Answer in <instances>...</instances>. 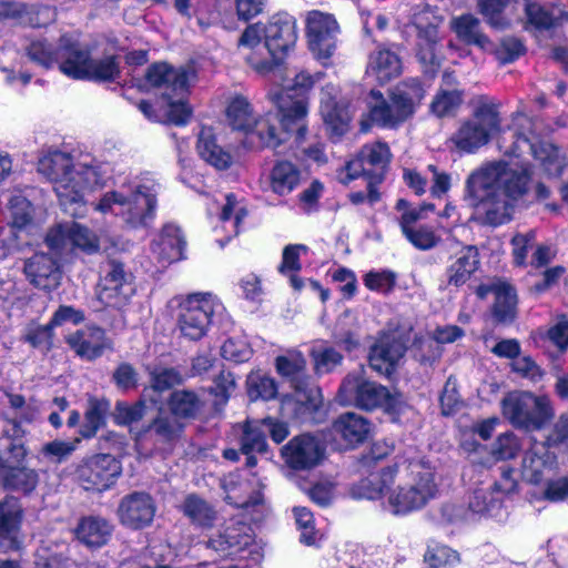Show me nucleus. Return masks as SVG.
<instances>
[{
  "label": "nucleus",
  "instance_id": "2",
  "mask_svg": "<svg viewBox=\"0 0 568 568\" xmlns=\"http://www.w3.org/2000/svg\"><path fill=\"white\" fill-rule=\"evenodd\" d=\"M38 171L52 184L62 210L72 217L87 212L84 195L102 185L110 175V166L95 160L74 161L67 152L49 151L38 162Z\"/></svg>",
  "mask_w": 568,
  "mask_h": 568
},
{
  "label": "nucleus",
  "instance_id": "25",
  "mask_svg": "<svg viewBox=\"0 0 568 568\" xmlns=\"http://www.w3.org/2000/svg\"><path fill=\"white\" fill-rule=\"evenodd\" d=\"M90 52L69 36H62L57 48L60 71L73 79H84L88 73Z\"/></svg>",
  "mask_w": 568,
  "mask_h": 568
},
{
  "label": "nucleus",
  "instance_id": "42",
  "mask_svg": "<svg viewBox=\"0 0 568 568\" xmlns=\"http://www.w3.org/2000/svg\"><path fill=\"white\" fill-rule=\"evenodd\" d=\"M322 77L323 73L321 72L311 74L307 71H300L295 74L292 84L278 91L272 92L270 95H283L288 105L302 99L307 104L305 94L315 85V83L320 82Z\"/></svg>",
  "mask_w": 568,
  "mask_h": 568
},
{
  "label": "nucleus",
  "instance_id": "18",
  "mask_svg": "<svg viewBox=\"0 0 568 568\" xmlns=\"http://www.w3.org/2000/svg\"><path fill=\"white\" fill-rule=\"evenodd\" d=\"M133 292L131 274L124 270V265L115 260L109 261L102 268L98 285L99 301L105 306L119 308L128 303Z\"/></svg>",
  "mask_w": 568,
  "mask_h": 568
},
{
  "label": "nucleus",
  "instance_id": "7",
  "mask_svg": "<svg viewBox=\"0 0 568 568\" xmlns=\"http://www.w3.org/2000/svg\"><path fill=\"white\" fill-rule=\"evenodd\" d=\"M499 104L488 97H480L470 118L463 121L452 135V142L462 152L475 153L500 131Z\"/></svg>",
  "mask_w": 568,
  "mask_h": 568
},
{
  "label": "nucleus",
  "instance_id": "49",
  "mask_svg": "<svg viewBox=\"0 0 568 568\" xmlns=\"http://www.w3.org/2000/svg\"><path fill=\"white\" fill-rule=\"evenodd\" d=\"M418 32H417V57L419 61L425 65H436L437 57L435 53V47L438 41V30L435 24H427L425 27H422L419 24L416 26Z\"/></svg>",
  "mask_w": 568,
  "mask_h": 568
},
{
  "label": "nucleus",
  "instance_id": "15",
  "mask_svg": "<svg viewBox=\"0 0 568 568\" xmlns=\"http://www.w3.org/2000/svg\"><path fill=\"white\" fill-rule=\"evenodd\" d=\"M145 79L151 87L161 91L162 99H171L175 94H189L197 80V72L193 64L173 68L158 62L148 68Z\"/></svg>",
  "mask_w": 568,
  "mask_h": 568
},
{
  "label": "nucleus",
  "instance_id": "46",
  "mask_svg": "<svg viewBox=\"0 0 568 568\" xmlns=\"http://www.w3.org/2000/svg\"><path fill=\"white\" fill-rule=\"evenodd\" d=\"M20 524V510L12 500L0 503V545L12 547Z\"/></svg>",
  "mask_w": 568,
  "mask_h": 568
},
{
  "label": "nucleus",
  "instance_id": "62",
  "mask_svg": "<svg viewBox=\"0 0 568 568\" xmlns=\"http://www.w3.org/2000/svg\"><path fill=\"white\" fill-rule=\"evenodd\" d=\"M520 449V443L517 436L507 432L497 437L493 443L490 454L496 459L505 460L514 458Z\"/></svg>",
  "mask_w": 568,
  "mask_h": 568
},
{
  "label": "nucleus",
  "instance_id": "21",
  "mask_svg": "<svg viewBox=\"0 0 568 568\" xmlns=\"http://www.w3.org/2000/svg\"><path fill=\"white\" fill-rule=\"evenodd\" d=\"M52 251L36 253L24 262V274L30 283L45 291H51L60 284V258Z\"/></svg>",
  "mask_w": 568,
  "mask_h": 568
},
{
  "label": "nucleus",
  "instance_id": "37",
  "mask_svg": "<svg viewBox=\"0 0 568 568\" xmlns=\"http://www.w3.org/2000/svg\"><path fill=\"white\" fill-rule=\"evenodd\" d=\"M70 567L69 547L65 542H42L34 554V568Z\"/></svg>",
  "mask_w": 568,
  "mask_h": 568
},
{
  "label": "nucleus",
  "instance_id": "5",
  "mask_svg": "<svg viewBox=\"0 0 568 568\" xmlns=\"http://www.w3.org/2000/svg\"><path fill=\"white\" fill-rule=\"evenodd\" d=\"M159 191L160 184L155 180L142 178L128 186L106 192L94 209L121 217L128 227H146L155 217Z\"/></svg>",
  "mask_w": 568,
  "mask_h": 568
},
{
  "label": "nucleus",
  "instance_id": "47",
  "mask_svg": "<svg viewBox=\"0 0 568 568\" xmlns=\"http://www.w3.org/2000/svg\"><path fill=\"white\" fill-rule=\"evenodd\" d=\"M203 406V400L193 390H175L171 394L169 407L175 417L193 418Z\"/></svg>",
  "mask_w": 568,
  "mask_h": 568
},
{
  "label": "nucleus",
  "instance_id": "39",
  "mask_svg": "<svg viewBox=\"0 0 568 568\" xmlns=\"http://www.w3.org/2000/svg\"><path fill=\"white\" fill-rule=\"evenodd\" d=\"M452 26L458 39L466 44L487 49L490 43L489 39L480 31L479 20L471 14H464L455 18Z\"/></svg>",
  "mask_w": 568,
  "mask_h": 568
},
{
  "label": "nucleus",
  "instance_id": "52",
  "mask_svg": "<svg viewBox=\"0 0 568 568\" xmlns=\"http://www.w3.org/2000/svg\"><path fill=\"white\" fill-rule=\"evenodd\" d=\"M321 115L325 124L337 135H342L346 130L349 122V113L347 109L338 102L332 103L325 101L320 106Z\"/></svg>",
  "mask_w": 568,
  "mask_h": 568
},
{
  "label": "nucleus",
  "instance_id": "30",
  "mask_svg": "<svg viewBox=\"0 0 568 568\" xmlns=\"http://www.w3.org/2000/svg\"><path fill=\"white\" fill-rule=\"evenodd\" d=\"M402 71V60L395 50L377 47L369 54L366 72L379 83L383 84L399 77Z\"/></svg>",
  "mask_w": 568,
  "mask_h": 568
},
{
  "label": "nucleus",
  "instance_id": "57",
  "mask_svg": "<svg viewBox=\"0 0 568 568\" xmlns=\"http://www.w3.org/2000/svg\"><path fill=\"white\" fill-rule=\"evenodd\" d=\"M149 430L152 432L159 440L170 443L179 438L182 432V424L178 422L174 415H160L151 423Z\"/></svg>",
  "mask_w": 568,
  "mask_h": 568
},
{
  "label": "nucleus",
  "instance_id": "13",
  "mask_svg": "<svg viewBox=\"0 0 568 568\" xmlns=\"http://www.w3.org/2000/svg\"><path fill=\"white\" fill-rule=\"evenodd\" d=\"M207 547L221 558L251 560L255 565L262 559L261 548L254 542L250 528L244 524L226 527L223 532L210 538Z\"/></svg>",
  "mask_w": 568,
  "mask_h": 568
},
{
  "label": "nucleus",
  "instance_id": "44",
  "mask_svg": "<svg viewBox=\"0 0 568 568\" xmlns=\"http://www.w3.org/2000/svg\"><path fill=\"white\" fill-rule=\"evenodd\" d=\"M226 118L233 130L242 131L246 136L253 126L254 120H256L250 102L241 95L235 97L230 102L226 109Z\"/></svg>",
  "mask_w": 568,
  "mask_h": 568
},
{
  "label": "nucleus",
  "instance_id": "61",
  "mask_svg": "<svg viewBox=\"0 0 568 568\" xmlns=\"http://www.w3.org/2000/svg\"><path fill=\"white\" fill-rule=\"evenodd\" d=\"M312 357L314 359L315 369L320 374L332 372L343 361L341 353L331 346L314 348L312 351Z\"/></svg>",
  "mask_w": 568,
  "mask_h": 568
},
{
  "label": "nucleus",
  "instance_id": "29",
  "mask_svg": "<svg viewBox=\"0 0 568 568\" xmlns=\"http://www.w3.org/2000/svg\"><path fill=\"white\" fill-rule=\"evenodd\" d=\"M6 18L19 19L32 27H42L54 19V11L48 6L0 0V19Z\"/></svg>",
  "mask_w": 568,
  "mask_h": 568
},
{
  "label": "nucleus",
  "instance_id": "64",
  "mask_svg": "<svg viewBox=\"0 0 568 568\" xmlns=\"http://www.w3.org/2000/svg\"><path fill=\"white\" fill-rule=\"evenodd\" d=\"M9 210L12 217V224L16 227H24L32 220V205L29 200L21 195H12L9 200Z\"/></svg>",
  "mask_w": 568,
  "mask_h": 568
},
{
  "label": "nucleus",
  "instance_id": "3",
  "mask_svg": "<svg viewBox=\"0 0 568 568\" xmlns=\"http://www.w3.org/2000/svg\"><path fill=\"white\" fill-rule=\"evenodd\" d=\"M296 41L295 18L287 12H277L265 22L247 26L239 39V45L252 50L246 57L251 68L260 74H267L285 60Z\"/></svg>",
  "mask_w": 568,
  "mask_h": 568
},
{
  "label": "nucleus",
  "instance_id": "17",
  "mask_svg": "<svg viewBox=\"0 0 568 568\" xmlns=\"http://www.w3.org/2000/svg\"><path fill=\"white\" fill-rule=\"evenodd\" d=\"M339 27L333 14L317 10L306 18L308 47L315 58L326 64L336 50Z\"/></svg>",
  "mask_w": 568,
  "mask_h": 568
},
{
  "label": "nucleus",
  "instance_id": "51",
  "mask_svg": "<svg viewBox=\"0 0 568 568\" xmlns=\"http://www.w3.org/2000/svg\"><path fill=\"white\" fill-rule=\"evenodd\" d=\"M463 95L462 90L442 88L433 99L430 109L439 118L453 115L460 106Z\"/></svg>",
  "mask_w": 568,
  "mask_h": 568
},
{
  "label": "nucleus",
  "instance_id": "45",
  "mask_svg": "<svg viewBox=\"0 0 568 568\" xmlns=\"http://www.w3.org/2000/svg\"><path fill=\"white\" fill-rule=\"evenodd\" d=\"M493 314L498 322L508 323L515 318L517 296L511 285L497 281Z\"/></svg>",
  "mask_w": 568,
  "mask_h": 568
},
{
  "label": "nucleus",
  "instance_id": "59",
  "mask_svg": "<svg viewBox=\"0 0 568 568\" xmlns=\"http://www.w3.org/2000/svg\"><path fill=\"white\" fill-rule=\"evenodd\" d=\"M248 396L251 399L270 400L276 396L277 387L273 378L253 374L247 378Z\"/></svg>",
  "mask_w": 568,
  "mask_h": 568
},
{
  "label": "nucleus",
  "instance_id": "50",
  "mask_svg": "<svg viewBox=\"0 0 568 568\" xmlns=\"http://www.w3.org/2000/svg\"><path fill=\"white\" fill-rule=\"evenodd\" d=\"M6 487L22 491L32 490L38 481V475L32 470L23 466H12L7 471L0 473Z\"/></svg>",
  "mask_w": 568,
  "mask_h": 568
},
{
  "label": "nucleus",
  "instance_id": "11",
  "mask_svg": "<svg viewBox=\"0 0 568 568\" xmlns=\"http://www.w3.org/2000/svg\"><path fill=\"white\" fill-rule=\"evenodd\" d=\"M338 398L343 405H353L364 410L379 407L393 409L398 403L387 387L366 379L363 369L346 375L339 386Z\"/></svg>",
  "mask_w": 568,
  "mask_h": 568
},
{
  "label": "nucleus",
  "instance_id": "4",
  "mask_svg": "<svg viewBox=\"0 0 568 568\" xmlns=\"http://www.w3.org/2000/svg\"><path fill=\"white\" fill-rule=\"evenodd\" d=\"M277 112L268 111L254 120L246 142L253 149H276L294 133L296 143L304 141L307 133L305 125L306 103L297 100L288 105L283 95H270Z\"/></svg>",
  "mask_w": 568,
  "mask_h": 568
},
{
  "label": "nucleus",
  "instance_id": "12",
  "mask_svg": "<svg viewBox=\"0 0 568 568\" xmlns=\"http://www.w3.org/2000/svg\"><path fill=\"white\" fill-rule=\"evenodd\" d=\"M392 153L384 142H373L363 145L357 156L348 161L337 173L341 183L347 185L364 175L376 182L385 179Z\"/></svg>",
  "mask_w": 568,
  "mask_h": 568
},
{
  "label": "nucleus",
  "instance_id": "38",
  "mask_svg": "<svg viewBox=\"0 0 568 568\" xmlns=\"http://www.w3.org/2000/svg\"><path fill=\"white\" fill-rule=\"evenodd\" d=\"M242 433L240 436L241 453L244 455L250 454H266L267 442L266 433L261 420H247L242 425Z\"/></svg>",
  "mask_w": 568,
  "mask_h": 568
},
{
  "label": "nucleus",
  "instance_id": "19",
  "mask_svg": "<svg viewBox=\"0 0 568 568\" xmlns=\"http://www.w3.org/2000/svg\"><path fill=\"white\" fill-rule=\"evenodd\" d=\"M396 210L402 212L399 226L409 243L424 251L436 246L439 239L434 230L430 226L417 225V222L425 217L426 211L434 210L433 204L410 206L406 200L399 199L396 203Z\"/></svg>",
  "mask_w": 568,
  "mask_h": 568
},
{
  "label": "nucleus",
  "instance_id": "55",
  "mask_svg": "<svg viewBox=\"0 0 568 568\" xmlns=\"http://www.w3.org/2000/svg\"><path fill=\"white\" fill-rule=\"evenodd\" d=\"M364 285L378 294H390L397 282V274L390 270H372L363 277Z\"/></svg>",
  "mask_w": 568,
  "mask_h": 568
},
{
  "label": "nucleus",
  "instance_id": "34",
  "mask_svg": "<svg viewBox=\"0 0 568 568\" xmlns=\"http://www.w3.org/2000/svg\"><path fill=\"white\" fill-rule=\"evenodd\" d=\"M397 467L388 466L383 468L379 473L372 474L369 477L362 479L356 486L354 494L359 498L379 499L385 497L392 486L395 484V476Z\"/></svg>",
  "mask_w": 568,
  "mask_h": 568
},
{
  "label": "nucleus",
  "instance_id": "27",
  "mask_svg": "<svg viewBox=\"0 0 568 568\" xmlns=\"http://www.w3.org/2000/svg\"><path fill=\"white\" fill-rule=\"evenodd\" d=\"M306 361L300 353H291L288 355L278 356L276 358L277 372L285 377L291 378V381L295 384L294 387L298 396L297 400L303 402V398H305L307 407L315 408L317 406V389H307L302 381Z\"/></svg>",
  "mask_w": 568,
  "mask_h": 568
},
{
  "label": "nucleus",
  "instance_id": "23",
  "mask_svg": "<svg viewBox=\"0 0 568 568\" xmlns=\"http://www.w3.org/2000/svg\"><path fill=\"white\" fill-rule=\"evenodd\" d=\"M156 506L146 493H132L124 496L118 507L120 523L131 529L149 526L155 516Z\"/></svg>",
  "mask_w": 568,
  "mask_h": 568
},
{
  "label": "nucleus",
  "instance_id": "63",
  "mask_svg": "<svg viewBox=\"0 0 568 568\" xmlns=\"http://www.w3.org/2000/svg\"><path fill=\"white\" fill-rule=\"evenodd\" d=\"M145 403L144 400H138L133 405L125 402H118L114 409V420L119 425H131L139 422L145 415Z\"/></svg>",
  "mask_w": 568,
  "mask_h": 568
},
{
  "label": "nucleus",
  "instance_id": "36",
  "mask_svg": "<svg viewBox=\"0 0 568 568\" xmlns=\"http://www.w3.org/2000/svg\"><path fill=\"white\" fill-rule=\"evenodd\" d=\"M78 539L88 547L99 548L106 544L112 534V525L99 516L83 517L75 529Z\"/></svg>",
  "mask_w": 568,
  "mask_h": 568
},
{
  "label": "nucleus",
  "instance_id": "58",
  "mask_svg": "<svg viewBox=\"0 0 568 568\" xmlns=\"http://www.w3.org/2000/svg\"><path fill=\"white\" fill-rule=\"evenodd\" d=\"M187 94H175L174 98L163 99L165 101L164 115L168 122L175 125H184L192 115V109L186 102Z\"/></svg>",
  "mask_w": 568,
  "mask_h": 568
},
{
  "label": "nucleus",
  "instance_id": "33",
  "mask_svg": "<svg viewBox=\"0 0 568 568\" xmlns=\"http://www.w3.org/2000/svg\"><path fill=\"white\" fill-rule=\"evenodd\" d=\"M196 150L201 159L216 170H226L232 164V155L217 144L212 128L203 126L201 129Z\"/></svg>",
  "mask_w": 568,
  "mask_h": 568
},
{
  "label": "nucleus",
  "instance_id": "48",
  "mask_svg": "<svg viewBox=\"0 0 568 568\" xmlns=\"http://www.w3.org/2000/svg\"><path fill=\"white\" fill-rule=\"evenodd\" d=\"M464 336V331L456 325H447L444 327H438L433 337H428L427 339L422 342L423 346H427L432 348L430 355H423L422 361L425 363H433L438 359L442 355V348L439 344L454 343Z\"/></svg>",
  "mask_w": 568,
  "mask_h": 568
},
{
  "label": "nucleus",
  "instance_id": "20",
  "mask_svg": "<svg viewBox=\"0 0 568 568\" xmlns=\"http://www.w3.org/2000/svg\"><path fill=\"white\" fill-rule=\"evenodd\" d=\"M325 447L308 434L292 438L282 448V457L293 469L306 470L317 466L324 458Z\"/></svg>",
  "mask_w": 568,
  "mask_h": 568
},
{
  "label": "nucleus",
  "instance_id": "16",
  "mask_svg": "<svg viewBox=\"0 0 568 568\" xmlns=\"http://www.w3.org/2000/svg\"><path fill=\"white\" fill-rule=\"evenodd\" d=\"M122 473L121 463L110 454H95L79 465L77 475L85 490L104 491L111 488Z\"/></svg>",
  "mask_w": 568,
  "mask_h": 568
},
{
  "label": "nucleus",
  "instance_id": "60",
  "mask_svg": "<svg viewBox=\"0 0 568 568\" xmlns=\"http://www.w3.org/2000/svg\"><path fill=\"white\" fill-rule=\"evenodd\" d=\"M541 444L547 445V449L555 452V455L568 449V414L559 417Z\"/></svg>",
  "mask_w": 568,
  "mask_h": 568
},
{
  "label": "nucleus",
  "instance_id": "14",
  "mask_svg": "<svg viewBox=\"0 0 568 568\" xmlns=\"http://www.w3.org/2000/svg\"><path fill=\"white\" fill-rule=\"evenodd\" d=\"M45 243L55 255L63 256L74 248L85 253L99 251V239L88 227L71 221L63 222L51 227L45 236Z\"/></svg>",
  "mask_w": 568,
  "mask_h": 568
},
{
  "label": "nucleus",
  "instance_id": "26",
  "mask_svg": "<svg viewBox=\"0 0 568 568\" xmlns=\"http://www.w3.org/2000/svg\"><path fill=\"white\" fill-rule=\"evenodd\" d=\"M186 241L182 230L173 224H165L151 245L152 253L160 263L171 264L185 257Z\"/></svg>",
  "mask_w": 568,
  "mask_h": 568
},
{
  "label": "nucleus",
  "instance_id": "1",
  "mask_svg": "<svg viewBox=\"0 0 568 568\" xmlns=\"http://www.w3.org/2000/svg\"><path fill=\"white\" fill-rule=\"evenodd\" d=\"M539 126L537 119L516 113L506 132L513 141L505 150L515 159L489 162L467 178L465 201L483 224L496 227L510 222L515 206L528 196L532 166L527 156L539 161L547 174H561L565 159L558 148L539 139Z\"/></svg>",
  "mask_w": 568,
  "mask_h": 568
},
{
  "label": "nucleus",
  "instance_id": "53",
  "mask_svg": "<svg viewBox=\"0 0 568 568\" xmlns=\"http://www.w3.org/2000/svg\"><path fill=\"white\" fill-rule=\"evenodd\" d=\"M425 568H454L459 562V555L444 545H429L424 555Z\"/></svg>",
  "mask_w": 568,
  "mask_h": 568
},
{
  "label": "nucleus",
  "instance_id": "40",
  "mask_svg": "<svg viewBox=\"0 0 568 568\" xmlns=\"http://www.w3.org/2000/svg\"><path fill=\"white\" fill-rule=\"evenodd\" d=\"M181 510L189 520L199 527H211L215 520V510L203 498L195 494L187 495Z\"/></svg>",
  "mask_w": 568,
  "mask_h": 568
},
{
  "label": "nucleus",
  "instance_id": "6",
  "mask_svg": "<svg viewBox=\"0 0 568 568\" xmlns=\"http://www.w3.org/2000/svg\"><path fill=\"white\" fill-rule=\"evenodd\" d=\"M425 97V90L417 79L398 84L386 100L379 91L372 90L368 119L372 124L393 129L410 118Z\"/></svg>",
  "mask_w": 568,
  "mask_h": 568
},
{
  "label": "nucleus",
  "instance_id": "9",
  "mask_svg": "<svg viewBox=\"0 0 568 568\" xmlns=\"http://www.w3.org/2000/svg\"><path fill=\"white\" fill-rule=\"evenodd\" d=\"M224 310L220 300L212 293H191L181 297L178 308V329L190 341L205 337L214 318Z\"/></svg>",
  "mask_w": 568,
  "mask_h": 568
},
{
  "label": "nucleus",
  "instance_id": "8",
  "mask_svg": "<svg viewBox=\"0 0 568 568\" xmlns=\"http://www.w3.org/2000/svg\"><path fill=\"white\" fill-rule=\"evenodd\" d=\"M438 493L435 474L430 468L412 465L409 477L390 488L384 507L393 515H407L425 507Z\"/></svg>",
  "mask_w": 568,
  "mask_h": 568
},
{
  "label": "nucleus",
  "instance_id": "22",
  "mask_svg": "<svg viewBox=\"0 0 568 568\" xmlns=\"http://www.w3.org/2000/svg\"><path fill=\"white\" fill-rule=\"evenodd\" d=\"M557 468L555 452L548 450L547 445L534 443L524 454L521 477L531 485H540L552 477Z\"/></svg>",
  "mask_w": 568,
  "mask_h": 568
},
{
  "label": "nucleus",
  "instance_id": "43",
  "mask_svg": "<svg viewBox=\"0 0 568 568\" xmlns=\"http://www.w3.org/2000/svg\"><path fill=\"white\" fill-rule=\"evenodd\" d=\"M110 408V402L104 398H90L84 413V423L80 427L82 438H92L104 425L105 416Z\"/></svg>",
  "mask_w": 568,
  "mask_h": 568
},
{
  "label": "nucleus",
  "instance_id": "54",
  "mask_svg": "<svg viewBox=\"0 0 568 568\" xmlns=\"http://www.w3.org/2000/svg\"><path fill=\"white\" fill-rule=\"evenodd\" d=\"M120 77V67L114 55H108L99 60L90 58L88 73L84 79L97 81H115Z\"/></svg>",
  "mask_w": 568,
  "mask_h": 568
},
{
  "label": "nucleus",
  "instance_id": "24",
  "mask_svg": "<svg viewBox=\"0 0 568 568\" xmlns=\"http://www.w3.org/2000/svg\"><path fill=\"white\" fill-rule=\"evenodd\" d=\"M406 349V344L400 336L383 335L371 348L369 365L379 374L390 375Z\"/></svg>",
  "mask_w": 568,
  "mask_h": 568
},
{
  "label": "nucleus",
  "instance_id": "10",
  "mask_svg": "<svg viewBox=\"0 0 568 568\" xmlns=\"http://www.w3.org/2000/svg\"><path fill=\"white\" fill-rule=\"evenodd\" d=\"M501 412L514 427L526 430L542 428L554 416L548 397L520 390L510 392L503 398Z\"/></svg>",
  "mask_w": 568,
  "mask_h": 568
},
{
  "label": "nucleus",
  "instance_id": "56",
  "mask_svg": "<svg viewBox=\"0 0 568 568\" xmlns=\"http://www.w3.org/2000/svg\"><path fill=\"white\" fill-rule=\"evenodd\" d=\"M27 449L22 442L9 440L8 437L0 438V473L7 471L12 466L23 464Z\"/></svg>",
  "mask_w": 568,
  "mask_h": 568
},
{
  "label": "nucleus",
  "instance_id": "32",
  "mask_svg": "<svg viewBox=\"0 0 568 568\" xmlns=\"http://www.w3.org/2000/svg\"><path fill=\"white\" fill-rule=\"evenodd\" d=\"M271 191L280 196L291 194L302 181V171L288 160H278L274 163L268 175Z\"/></svg>",
  "mask_w": 568,
  "mask_h": 568
},
{
  "label": "nucleus",
  "instance_id": "41",
  "mask_svg": "<svg viewBox=\"0 0 568 568\" xmlns=\"http://www.w3.org/2000/svg\"><path fill=\"white\" fill-rule=\"evenodd\" d=\"M469 510L475 515L500 517L503 513V497L489 488H477L473 491L468 501Z\"/></svg>",
  "mask_w": 568,
  "mask_h": 568
},
{
  "label": "nucleus",
  "instance_id": "28",
  "mask_svg": "<svg viewBox=\"0 0 568 568\" xmlns=\"http://www.w3.org/2000/svg\"><path fill=\"white\" fill-rule=\"evenodd\" d=\"M67 343L78 356L87 361L102 356L108 346L105 332L98 326H85L69 334Z\"/></svg>",
  "mask_w": 568,
  "mask_h": 568
},
{
  "label": "nucleus",
  "instance_id": "31",
  "mask_svg": "<svg viewBox=\"0 0 568 568\" xmlns=\"http://www.w3.org/2000/svg\"><path fill=\"white\" fill-rule=\"evenodd\" d=\"M479 266V253L475 246H465L450 257L446 268L448 285H464Z\"/></svg>",
  "mask_w": 568,
  "mask_h": 568
},
{
  "label": "nucleus",
  "instance_id": "35",
  "mask_svg": "<svg viewBox=\"0 0 568 568\" xmlns=\"http://www.w3.org/2000/svg\"><path fill=\"white\" fill-rule=\"evenodd\" d=\"M332 430L349 445L363 443L369 433V422L356 413L339 415L332 425Z\"/></svg>",
  "mask_w": 568,
  "mask_h": 568
}]
</instances>
